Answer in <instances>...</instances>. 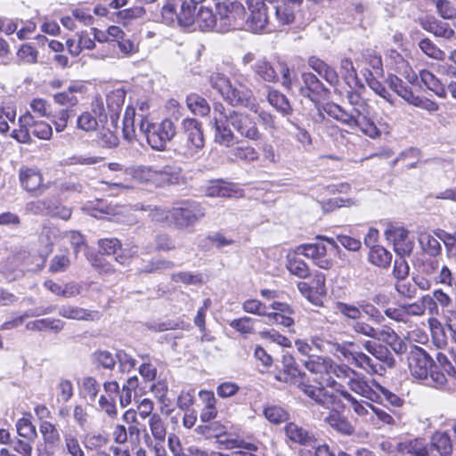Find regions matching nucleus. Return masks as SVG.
Here are the masks:
<instances>
[{
  "label": "nucleus",
  "mask_w": 456,
  "mask_h": 456,
  "mask_svg": "<svg viewBox=\"0 0 456 456\" xmlns=\"http://www.w3.org/2000/svg\"><path fill=\"white\" fill-rule=\"evenodd\" d=\"M263 414L269 422L274 425L285 422L289 418V412L284 408L273 404L265 406Z\"/></svg>",
  "instance_id": "nucleus-44"
},
{
  "label": "nucleus",
  "mask_w": 456,
  "mask_h": 456,
  "mask_svg": "<svg viewBox=\"0 0 456 456\" xmlns=\"http://www.w3.org/2000/svg\"><path fill=\"white\" fill-rule=\"evenodd\" d=\"M230 126L247 140L256 142L262 139L263 134L253 118L244 112L229 110L227 118L216 119V132L214 134L215 142L228 148L234 144L236 135Z\"/></svg>",
  "instance_id": "nucleus-2"
},
{
  "label": "nucleus",
  "mask_w": 456,
  "mask_h": 456,
  "mask_svg": "<svg viewBox=\"0 0 456 456\" xmlns=\"http://www.w3.org/2000/svg\"><path fill=\"white\" fill-rule=\"evenodd\" d=\"M65 447L67 452L71 456H84V452L78 443L77 437L72 436L71 434H67L64 436Z\"/></svg>",
  "instance_id": "nucleus-64"
},
{
  "label": "nucleus",
  "mask_w": 456,
  "mask_h": 456,
  "mask_svg": "<svg viewBox=\"0 0 456 456\" xmlns=\"http://www.w3.org/2000/svg\"><path fill=\"white\" fill-rule=\"evenodd\" d=\"M16 118V108L12 105L0 106V133L6 134L10 126L8 121L13 123Z\"/></svg>",
  "instance_id": "nucleus-52"
},
{
  "label": "nucleus",
  "mask_w": 456,
  "mask_h": 456,
  "mask_svg": "<svg viewBox=\"0 0 456 456\" xmlns=\"http://www.w3.org/2000/svg\"><path fill=\"white\" fill-rule=\"evenodd\" d=\"M16 428L20 436L29 441H34L37 437L36 427L26 418H21L17 421Z\"/></svg>",
  "instance_id": "nucleus-54"
},
{
  "label": "nucleus",
  "mask_w": 456,
  "mask_h": 456,
  "mask_svg": "<svg viewBox=\"0 0 456 456\" xmlns=\"http://www.w3.org/2000/svg\"><path fill=\"white\" fill-rule=\"evenodd\" d=\"M17 58L19 61L28 63V64H34L37 61V56L38 53L29 44H23L17 51Z\"/></svg>",
  "instance_id": "nucleus-55"
},
{
  "label": "nucleus",
  "mask_w": 456,
  "mask_h": 456,
  "mask_svg": "<svg viewBox=\"0 0 456 456\" xmlns=\"http://www.w3.org/2000/svg\"><path fill=\"white\" fill-rule=\"evenodd\" d=\"M195 23L202 30L216 29L217 31V25L219 24L218 15H214L211 9L200 6L192 24Z\"/></svg>",
  "instance_id": "nucleus-27"
},
{
  "label": "nucleus",
  "mask_w": 456,
  "mask_h": 456,
  "mask_svg": "<svg viewBox=\"0 0 456 456\" xmlns=\"http://www.w3.org/2000/svg\"><path fill=\"white\" fill-rule=\"evenodd\" d=\"M96 142L100 147L112 149L118 145V137L109 128H102L96 135Z\"/></svg>",
  "instance_id": "nucleus-50"
},
{
  "label": "nucleus",
  "mask_w": 456,
  "mask_h": 456,
  "mask_svg": "<svg viewBox=\"0 0 456 456\" xmlns=\"http://www.w3.org/2000/svg\"><path fill=\"white\" fill-rule=\"evenodd\" d=\"M227 159L230 162L243 161L253 163L259 159L258 151L251 145H240L231 149L227 152Z\"/></svg>",
  "instance_id": "nucleus-24"
},
{
  "label": "nucleus",
  "mask_w": 456,
  "mask_h": 456,
  "mask_svg": "<svg viewBox=\"0 0 456 456\" xmlns=\"http://www.w3.org/2000/svg\"><path fill=\"white\" fill-rule=\"evenodd\" d=\"M200 398L204 403L205 406L200 412V419L203 422H208L214 419L217 415L216 407V400L214 393L211 391H200Z\"/></svg>",
  "instance_id": "nucleus-28"
},
{
  "label": "nucleus",
  "mask_w": 456,
  "mask_h": 456,
  "mask_svg": "<svg viewBox=\"0 0 456 456\" xmlns=\"http://www.w3.org/2000/svg\"><path fill=\"white\" fill-rule=\"evenodd\" d=\"M350 128H360V130L370 138H376L379 135V131L373 121H361L354 113H348L344 109L339 115L338 120Z\"/></svg>",
  "instance_id": "nucleus-18"
},
{
  "label": "nucleus",
  "mask_w": 456,
  "mask_h": 456,
  "mask_svg": "<svg viewBox=\"0 0 456 456\" xmlns=\"http://www.w3.org/2000/svg\"><path fill=\"white\" fill-rule=\"evenodd\" d=\"M126 175L139 183L151 184L156 187L177 183L179 180V171L168 165L161 168L147 165H134L126 169Z\"/></svg>",
  "instance_id": "nucleus-4"
},
{
  "label": "nucleus",
  "mask_w": 456,
  "mask_h": 456,
  "mask_svg": "<svg viewBox=\"0 0 456 456\" xmlns=\"http://www.w3.org/2000/svg\"><path fill=\"white\" fill-rule=\"evenodd\" d=\"M431 445L439 452L440 456H451L452 443L448 434L437 432L432 436Z\"/></svg>",
  "instance_id": "nucleus-37"
},
{
  "label": "nucleus",
  "mask_w": 456,
  "mask_h": 456,
  "mask_svg": "<svg viewBox=\"0 0 456 456\" xmlns=\"http://www.w3.org/2000/svg\"><path fill=\"white\" fill-rule=\"evenodd\" d=\"M428 385L442 388L447 383V378L443 371H440L436 366L429 370L428 379H424Z\"/></svg>",
  "instance_id": "nucleus-61"
},
{
  "label": "nucleus",
  "mask_w": 456,
  "mask_h": 456,
  "mask_svg": "<svg viewBox=\"0 0 456 456\" xmlns=\"http://www.w3.org/2000/svg\"><path fill=\"white\" fill-rule=\"evenodd\" d=\"M411 375L417 379H428L429 370L434 367V361L421 347L411 344L407 356Z\"/></svg>",
  "instance_id": "nucleus-13"
},
{
  "label": "nucleus",
  "mask_w": 456,
  "mask_h": 456,
  "mask_svg": "<svg viewBox=\"0 0 456 456\" xmlns=\"http://www.w3.org/2000/svg\"><path fill=\"white\" fill-rule=\"evenodd\" d=\"M307 368L314 374L313 380L320 387L309 383L310 379L301 377L298 388L315 403L330 409L338 403V395L342 396V391H346L342 382H345L352 391L362 396L369 397L372 393L371 387L354 370L347 366L333 364L329 358H318L307 362Z\"/></svg>",
  "instance_id": "nucleus-1"
},
{
  "label": "nucleus",
  "mask_w": 456,
  "mask_h": 456,
  "mask_svg": "<svg viewBox=\"0 0 456 456\" xmlns=\"http://www.w3.org/2000/svg\"><path fill=\"white\" fill-rule=\"evenodd\" d=\"M384 234L394 244L398 254L409 255L411 252L413 242L409 239V232L405 228L387 224Z\"/></svg>",
  "instance_id": "nucleus-15"
},
{
  "label": "nucleus",
  "mask_w": 456,
  "mask_h": 456,
  "mask_svg": "<svg viewBox=\"0 0 456 456\" xmlns=\"http://www.w3.org/2000/svg\"><path fill=\"white\" fill-rule=\"evenodd\" d=\"M308 65L329 84L336 85L338 83V76L336 70L321 59L312 56L308 59Z\"/></svg>",
  "instance_id": "nucleus-26"
},
{
  "label": "nucleus",
  "mask_w": 456,
  "mask_h": 456,
  "mask_svg": "<svg viewBox=\"0 0 456 456\" xmlns=\"http://www.w3.org/2000/svg\"><path fill=\"white\" fill-rule=\"evenodd\" d=\"M252 70L256 77L268 83H277L279 76L272 63L266 58H260L255 61Z\"/></svg>",
  "instance_id": "nucleus-23"
},
{
  "label": "nucleus",
  "mask_w": 456,
  "mask_h": 456,
  "mask_svg": "<svg viewBox=\"0 0 456 456\" xmlns=\"http://www.w3.org/2000/svg\"><path fill=\"white\" fill-rule=\"evenodd\" d=\"M216 7L219 17L218 32L244 28L246 10L241 3L227 0L217 3Z\"/></svg>",
  "instance_id": "nucleus-6"
},
{
  "label": "nucleus",
  "mask_w": 456,
  "mask_h": 456,
  "mask_svg": "<svg viewBox=\"0 0 456 456\" xmlns=\"http://www.w3.org/2000/svg\"><path fill=\"white\" fill-rule=\"evenodd\" d=\"M419 45L425 54L433 59L444 60L445 58V53L438 48L430 39H422Z\"/></svg>",
  "instance_id": "nucleus-56"
},
{
  "label": "nucleus",
  "mask_w": 456,
  "mask_h": 456,
  "mask_svg": "<svg viewBox=\"0 0 456 456\" xmlns=\"http://www.w3.org/2000/svg\"><path fill=\"white\" fill-rule=\"evenodd\" d=\"M182 133L185 139L183 154L189 158L197 157L205 145L202 124L195 118H184L182 121Z\"/></svg>",
  "instance_id": "nucleus-9"
},
{
  "label": "nucleus",
  "mask_w": 456,
  "mask_h": 456,
  "mask_svg": "<svg viewBox=\"0 0 456 456\" xmlns=\"http://www.w3.org/2000/svg\"><path fill=\"white\" fill-rule=\"evenodd\" d=\"M386 82L391 90L396 93L406 102L410 103L414 94L411 88L403 85V81L398 77L390 74L387 76Z\"/></svg>",
  "instance_id": "nucleus-43"
},
{
  "label": "nucleus",
  "mask_w": 456,
  "mask_h": 456,
  "mask_svg": "<svg viewBox=\"0 0 456 456\" xmlns=\"http://www.w3.org/2000/svg\"><path fill=\"white\" fill-rule=\"evenodd\" d=\"M99 119L89 110L83 111L78 115L76 122V127L86 134L96 132L99 127Z\"/></svg>",
  "instance_id": "nucleus-38"
},
{
  "label": "nucleus",
  "mask_w": 456,
  "mask_h": 456,
  "mask_svg": "<svg viewBox=\"0 0 456 456\" xmlns=\"http://www.w3.org/2000/svg\"><path fill=\"white\" fill-rule=\"evenodd\" d=\"M302 3L303 0H281V4L275 6V20L278 26L293 23L296 18V9Z\"/></svg>",
  "instance_id": "nucleus-19"
},
{
  "label": "nucleus",
  "mask_w": 456,
  "mask_h": 456,
  "mask_svg": "<svg viewBox=\"0 0 456 456\" xmlns=\"http://www.w3.org/2000/svg\"><path fill=\"white\" fill-rule=\"evenodd\" d=\"M242 309L248 314L259 316L267 315V307L257 299H248L242 305Z\"/></svg>",
  "instance_id": "nucleus-59"
},
{
  "label": "nucleus",
  "mask_w": 456,
  "mask_h": 456,
  "mask_svg": "<svg viewBox=\"0 0 456 456\" xmlns=\"http://www.w3.org/2000/svg\"><path fill=\"white\" fill-rule=\"evenodd\" d=\"M63 327V322L60 320H52V319H40L36 320L34 322H30L27 324L28 330H60Z\"/></svg>",
  "instance_id": "nucleus-51"
},
{
  "label": "nucleus",
  "mask_w": 456,
  "mask_h": 456,
  "mask_svg": "<svg viewBox=\"0 0 456 456\" xmlns=\"http://www.w3.org/2000/svg\"><path fill=\"white\" fill-rule=\"evenodd\" d=\"M127 428L122 424L114 426L111 436L113 442L118 444L129 443L132 446L137 447L141 444L140 423L127 424Z\"/></svg>",
  "instance_id": "nucleus-16"
},
{
  "label": "nucleus",
  "mask_w": 456,
  "mask_h": 456,
  "mask_svg": "<svg viewBox=\"0 0 456 456\" xmlns=\"http://www.w3.org/2000/svg\"><path fill=\"white\" fill-rule=\"evenodd\" d=\"M390 57L395 60V70L403 77L409 83L414 84L418 80L417 74L409 63L396 51H392Z\"/></svg>",
  "instance_id": "nucleus-29"
},
{
  "label": "nucleus",
  "mask_w": 456,
  "mask_h": 456,
  "mask_svg": "<svg viewBox=\"0 0 456 456\" xmlns=\"http://www.w3.org/2000/svg\"><path fill=\"white\" fill-rule=\"evenodd\" d=\"M421 82L427 86L428 89L434 92L438 97H446V89L440 80L430 71L422 69L419 72Z\"/></svg>",
  "instance_id": "nucleus-31"
},
{
  "label": "nucleus",
  "mask_w": 456,
  "mask_h": 456,
  "mask_svg": "<svg viewBox=\"0 0 456 456\" xmlns=\"http://www.w3.org/2000/svg\"><path fill=\"white\" fill-rule=\"evenodd\" d=\"M342 397L350 403V405L354 411L361 417H365L369 415L370 411H371V408H375L373 404L368 402L357 401L347 391H342Z\"/></svg>",
  "instance_id": "nucleus-49"
},
{
  "label": "nucleus",
  "mask_w": 456,
  "mask_h": 456,
  "mask_svg": "<svg viewBox=\"0 0 456 456\" xmlns=\"http://www.w3.org/2000/svg\"><path fill=\"white\" fill-rule=\"evenodd\" d=\"M148 425L152 437L156 442L164 443L167 436V424L158 413H154L148 419Z\"/></svg>",
  "instance_id": "nucleus-32"
},
{
  "label": "nucleus",
  "mask_w": 456,
  "mask_h": 456,
  "mask_svg": "<svg viewBox=\"0 0 456 456\" xmlns=\"http://www.w3.org/2000/svg\"><path fill=\"white\" fill-rule=\"evenodd\" d=\"M271 308L273 312H267L268 322L280 323L285 327H290L294 323L293 319L289 316L293 311L289 305L275 301L271 304Z\"/></svg>",
  "instance_id": "nucleus-21"
},
{
  "label": "nucleus",
  "mask_w": 456,
  "mask_h": 456,
  "mask_svg": "<svg viewBox=\"0 0 456 456\" xmlns=\"http://www.w3.org/2000/svg\"><path fill=\"white\" fill-rule=\"evenodd\" d=\"M418 240L421 248L431 256H436L441 252V244L439 240L428 232H420L418 235Z\"/></svg>",
  "instance_id": "nucleus-39"
},
{
  "label": "nucleus",
  "mask_w": 456,
  "mask_h": 456,
  "mask_svg": "<svg viewBox=\"0 0 456 456\" xmlns=\"http://www.w3.org/2000/svg\"><path fill=\"white\" fill-rule=\"evenodd\" d=\"M286 437L292 443L301 445H311L314 442V436L303 427L297 423H287L284 428Z\"/></svg>",
  "instance_id": "nucleus-22"
},
{
  "label": "nucleus",
  "mask_w": 456,
  "mask_h": 456,
  "mask_svg": "<svg viewBox=\"0 0 456 456\" xmlns=\"http://www.w3.org/2000/svg\"><path fill=\"white\" fill-rule=\"evenodd\" d=\"M422 28L433 33L436 37L450 39L454 37V30L449 26L448 23L440 21L435 18H427L421 22Z\"/></svg>",
  "instance_id": "nucleus-25"
},
{
  "label": "nucleus",
  "mask_w": 456,
  "mask_h": 456,
  "mask_svg": "<svg viewBox=\"0 0 456 456\" xmlns=\"http://www.w3.org/2000/svg\"><path fill=\"white\" fill-rule=\"evenodd\" d=\"M126 98V91L123 88H116L110 91L106 96L108 109L113 112L111 118L120 112Z\"/></svg>",
  "instance_id": "nucleus-35"
},
{
  "label": "nucleus",
  "mask_w": 456,
  "mask_h": 456,
  "mask_svg": "<svg viewBox=\"0 0 456 456\" xmlns=\"http://www.w3.org/2000/svg\"><path fill=\"white\" fill-rule=\"evenodd\" d=\"M171 224L178 229H189L205 216L204 208L196 201L181 200L170 208Z\"/></svg>",
  "instance_id": "nucleus-7"
},
{
  "label": "nucleus",
  "mask_w": 456,
  "mask_h": 456,
  "mask_svg": "<svg viewBox=\"0 0 456 456\" xmlns=\"http://www.w3.org/2000/svg\"><path fill=\"white\" fill-rule=\"evenodd\" d=\"M436 236L441 240L446 248L447 254L450 256H456V238L453 234L448 233L444 230L438 229L435 232Z\"/></svg>",
  "instance_id": "nucleus-57"
},
{
  "label": "nucleus",
  "mask_w": 456,
  "mask_h": 456,
  "mask_svg": "<svg viewBox=\"0 0 456 456\" xmlns=\"http://www.w3.org/2000/svg\"><path fill=\"white\" fill-rule=\"evenodd\" d=\"M83 87L79 85L70 86L66 91L55 94L53 99L60 105L76 106L78 103V99L75 94L82 93Z\"/></svg>",
  "instance_id": "nucleus-36"
},
{
  "label": "nucleus",
  "mask_w": 456,
  "mask_h": 456,
  "mask_svg": "<svg viewBox=\"0 0 456 456\" xmlns=\"http://www.w3.org/2000/svg\"><path fill=\"white\" fill-rule=\"evenodd\" d=\"M397 453L400 456H428V443L421 437L401 440L397 442Z\"/></svg>",
  "instance_id": "nucleus-17"
},
{
  "label": "nucleus",
  "mask_w": 456,
  "mask_h": 456,
  "mask_svg": "<svg viewBox=\"0 0 456 456\" xmlns=\"http://www.w3.org/2000/svg\"><path fill=\"white\" fill-rule=\"evenodd\" d=\"M254 321L249 317L235 319L230 322V326L242 335L253 332Z\"/></svg>",
  "instance_id": "nucleus-63"
},
{
  "label": "nucleus",
  "mask_w": 456,
  "mask_h": 456,
  "mask_svg": "<svg viewBox=\"0 0 456 456\" xmlns=\"http://www.w3.org/2000/svg\"><path fill=\"white\" fill-rule=\"evenodd\" d=\"M70 265V260L67 255H56L51 260L49 272L56 273L65 272Z\"/></svg>",
  "instance_id": "nucleus-60"
},
{
  "label": "nucleus",
  "mask_w": 456,
  "mask_h": 456,
  "mask_svg": "<svg viewBox=\"0 0 456 456\" xmlns=\"http://www.w3.org/2000/svg\"><path fill=\"white\" fill-rule=\"evenodd\" d=\"M39 431L45 444L54 445L60 441L61 437L57 428L47 420L40 421Z\"/></svg>",
  "instance_id": "nucleus-45"
},
{
  "label": "nucleus",
  "mask_w": 456,
  "mask_h": 456,
  "mask_svg": "<svg viewBox=\"0 0 456 456\" xmlns=\"http://www.w3.org/2000/svg\"><path fill=\"white\" fill-rule=\"evenodd\" d=\"M267 100L269 103L283 114H289L291 110L287 97L276 90L268 92Z\"/></svg>",
  "instance_id": "nucleus-47"
},
{
  "label": "nucleus",
  "mask_w": 456,
  "mask_h": 456,
  "mask_svg": "<svg viewBox=\"0 0 456 456\" xmlns=\"http://www.w3.org/2000/svg\"><path fill=\"white\" fill-rule=\"evenodd\" d=\"M301 77L304 82V86H301L299 90L301 95L314 102L318 96L327 91L323 84L313 73L304 72Z\"/></svg>",
  "instance_id": "nucleus-20"
},
{
  "label": "nucleus",
  "mask_w": 456,
  "mask_h": 456,
  "mask_svg": "<svg viewBox=\"0 0 456 456\" xmlns=\"http://www.w3.org/2000/svg\"><path fill=\"white\" fill-rule=\"evenodd\" d=\"M437 12L446 20L456 18V8L448 0H434Z\"/></svg>",
  "instance_id": "nucleus-58"
},
{
  "label": "nucleus",
  "mask_w": 456,
  "mask_h": 456,
  "mask_svg": "<svg viewBox=\"0 0 456 456\" xmlns=\"http://www.w3.org/2000/svg\"><path fill=\"white\" fill-rule=\"evenodd\" d=\"M365 60L367 63L371 67L373 73L376 76L383 75V63L379 54H378L375 51L368 50L365 54Z\"/></svg>",
  "instance_id": "nucleus-62"
},
{
  "label": "nucleus",
  "mask_w": 456,
  "mask_h": 456,
  "mask_svg": "<svg viewBox=\"0 0 456 456\" xmlns=\"http://www.w3.org/2000/svg\"><path fill=\"white\" fill-rule=\"evenodd\" d=\"M18 177L21 189L32 197H40L50 188V183H45L43 173L37 167H20Z\"/></svg>",
  "instance_id": "nucleus-11"
},
{
  "label": "nucleus",
  "mask_w": 456,
  "mask_h": 456,
  "mask_svg": "<svg viewBox=\"0 0 456 456\" xmlns=\"http://www.w3.org/2000/svg\"><path fill=\"white\" fill-rule=\"evenodd\" d=\"M100 391V384L93 377H86L82 379L80 395L94 402Z\"/></svg>",
  "instance_id": "nucleus-46"
},
{
  "label": "nucleus",
  "mask_w": 456,
  "mask_h": 456,
  "mask_svg": "<svg viewBox=\"0 0 456 456\" xmlns=\"http://www.w3.org/2000/svg\"><path fill=\"white\" fill-rule=\"evenodd\" d=\"M194 11L195 6H191L186 0H165L161 14L167 24L177 20L181 26L188 27L194 20Z\"/></svg>",
  "instance_id": "nucleus-10"
},
{
  "label": "nucleus",
  "mask_w": 456,
  "mask_h": 456,
  "mask_svg": "<svg viewBox=\"0 0 456 456\" xmlns=\"http://www.w3.org/2000/svg\"><path fill=\"white\" fill-rule=\"evenodd\" d=\"M188 109L195 115L207 116L210 112V107L208 102L197 94H191L186 98Z\"/></svg>",
  "instance_id": "nucleus-34"
},
{
  "label": "nucleus",
  "mask_w": 456,
  "mask_h": 456,
  "mask_svg": "<svg viewBox=\"0 0 456 456\" xmlns=\"http://www.w3.org/2000/svg\"><path fill=\"white\" fill-rule=\"evenodd\" d=\"M248 9L249 14L245 16L244 28L253 33H260L263 31H271L270 22L267 15V7L263 1L248 0Z\"/></svg>",
  "instance_id": "nucleus-12"
},
{
  "label": "nucleus",
  "mask_w": 456,
  "mask_h": 456,
  "mask_svg": "<svg viewBox=\"0 0 456 456\" xmlns=\"http://www.w3.org/2000/svg\"><path fill=\"white\" fill-rule=\"evenodd\" d=\"M98 410L104 412L110 419H117L118 412L115 397L101 395L98 400Z\"/></svg>",
  "instance_id": "nucleus-53"
},
{
  "label": "nucleus",
  "mask_w": 456,
  "mask_h": 456,
  "mask_svg": "<svg viewBox=\"0 0 456 456\" xmlns=\"http://www.w3.org/2000/svg\"><path fill=\"white\" fill-rule=\"evenodd\" d=\"M59 314L64 318L74 320H94L98 318L97 312H90L86 309L73 306L63 305L59 309Z\"/></svg>",
  "instance_id": "nucleus-30"
},
{
  "label": "nucleus",
  "mask_w": 456,
  "mask_h": 456,
  "mask_svg": "<svg viewBox=\"0 0 456 456\" xmlns=\"http://www.w3.org/2000/svg\"><path fill=\"white\" fill-rule=\"evenodd\" d=\"M366 347L372 355L388 366L391 367L395 364L393 352L388 344H366Z\"/></svg>",
  "instance_id": "nucleus-33"
},
{
  "label": "nucleus",
  "mask_w": 456,
  "mask_h": 456,
  "mask_svg": "<svg viewBox=\"0 0 456 456\" xmlns=\"http://www.w3.org/2000/svg\"><path fill=\"white\" fill-rule=\"evenodd\" d=\"M295 254L312 259L314 265L324 270L331 269L334 265L326 246L321 241L301 244L296 248Z\"/></svg>",
  "instance_id": "nucleus-14"
},
{
  "label": "nucleus",
  "mask_w": 456,
  "mask_h": 456,
  "mask_svg": "<svg viewBox=\"0 0 456 456\" xmlns=\"http://www.w3.org/2000/svg\"><path fill=\"white\" fill-rule=\"evenodd\" d=\"M234 192L233 185L224 181L212 182L206 189V195L211 198L231 197Z\"/></svg>",
  "instance_id": "nucleus-42"
},
{
  "label": "nucleus",
  "mask_w": 456,
  "mask_h": 456,
  "mask_svg": "<svg viewBox=\"0 0 456 456\" xmlns=\"http://www.w3.org/2000/svg\"><path fill=\"white\" fill-rule=\"evenodd\" d=\"M53 134L52 126L45 121H34L33 116L27 112L19 118V129H14L12 138L21 143H28L31 134L38 139L47 140Z\"/></svg>",
  "instance_id": "nucleus-8"
},
{
  "label": "nucleus",
  "mask_w": 456,
  "mask_h": 456,
  "mask_svg": "<svg viewBox=\"0 0 456 456\" xmlns=\"http://www.w3.org/2000/svg\"><path fill=\"white\" fill-rule=\"evenodd\" d=\"M286 266L291 274L298 278L305 279L310 274L308 265L296 256H289Z\"/></svg>",
  "instance_id": "nucleus-48"
},
{
  "label": "nucleus",
  "mask_w": 456,
  "mask_h": 456,
  "mask_svg": "<svg viewBox=\"0 0 456 456\" xmlns=\"http://www.w3.org/2000/svg\"><path fill=\"white\" fill-rule=\"evenodd\" d=\"M232 79L233 83L225 75L216 72L209 76L208 81L229 104L243 106L257 113L258 104L252 90L243 83L245 77L241 74H235Z\"/></svg>",
  "instance_id": "nucleus-3"
},
{
  "label": "nucleus",
  "mask_w": 456,
  "mask_h": 456,
  "mask_svg": "<svg viewBox=\"0 0 456 456\" xmlns=\"http://www.w3.org/2000/svg\"><path fill=\"white\" fill-rule=\"evenodd\" d=\"M325 421L337 431L345 434L351 435L354 431L352 425L338 411H332L325 418Z\"/></svg>",
  "instance_id": "nucleus-41"
},
{
  "label": "nucleus",
  "mask_w": 456,
  "mask_h": 456,
  "mask_svg": "<svg viewBox=\"0 0 456 456\" xmlns=\"http://www.w3.org/2000/svg\"><path fill=\"white\" fill-rule=\"evenodd\" d=\"M392 255L381 246H373L369 252V261L382 268H387L391 262Z\"/></svg>",
  "instance_id": "nucleus-40"
},
{
  "label": "nucleus",
  "mask_w": 456,
  "mask_h": 456,
  "mask_svg": "<svg viewBox=\"0 0 456 456\" xmlns=\"http://www.w3.org/2000/svg\"><path fill=\"white\" fill-rule=\"evenodd\" d=\"M138 126L139 130L146 136L149 145L158 151L164 150L176 134L175 124L167 118L159 124H152L147 117L142 116Z\"/></svg>",
  "instance_id": "nucleus-5"
}]
</instances>
